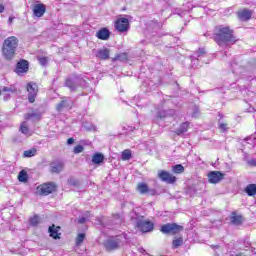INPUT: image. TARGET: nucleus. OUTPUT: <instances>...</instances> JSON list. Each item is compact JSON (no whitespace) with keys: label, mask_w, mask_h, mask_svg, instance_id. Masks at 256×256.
Instances as JSON below:
<instances>
[{"label":"nucleus","mask_w":256,"mask_h":256,"mask_svg":"<svg viewBox=\"0 0 256 256\" xmlns=\"http://www.w3.org/2000/svg\"><path fill=\"white\" fill-rule=\"evenodd\" d=\"M206 37H209V34H205Z\"/></svg>","instance_id":"51"},{"label":"nucleus","mask_w":256,"mask_h":256,"mask_svg":"<svg viewBox=\"0 0 256 256\" xmlns=\"http://www.w3.org/2000/svg\"><path fill=\"white\" fill-rule=\"evenodd\" d=\"M103 161H105V156L102 153H96L92 157V163H94V165H101Z\"/></svg>","instance_id":"22"},{"label":"nucleus","mask_w":256,"mask_h":256,"mask_svg":"<svg viewBox=\"0 0 256 256\" xmlns=\"http://www.w3.org/2000/svg\"><path fill=\"white\" fill-rule=\"evenodd\" d=\"M24 118L26 121H29V119H32V121H39L41 119V113L39 112H32L25 114Z\"/></svg>","instance_id":"23"},{"label":"nucleus","mask_w":256,"mask_h":256,"mask_svg":"<svg viewBox=\"0 0 256 256\" xmlns=\"http://www.w3.org/2000/svg\"><path fill=\"white\" fill-rule=\"evenodd\" d=\"M0 95H1V90H0Z\"/></svg>","instance_id":"52"},{"label":"nucleus","mask_w":256,"mask_h":256,"mask_svg":"<svg viewBox=\"0 0 256 256\" xmlns=\"http://www.w3.org/2000/svg\"><path fill=\"white\" fill-rule=\"evenodd\" d=\"M84 129H87V131H91V127L87 126V124L83 125Z\"/></svg>","instance_id":"46"},{"label":"nucleus","mask_w":256,"mask_h":256,"mask_svg":"<svg viewBox=\"0 0 256 256\" xmlns=\"http://www.w3.org/2000/svg\"><path fill=\"white\" fill-rule=\"evenodd\" d=\"M140 253H145V249L141 248Z\"/></svg>","instance_id":"49"},{"label":"nucleus","mask_w":256,"mask_h":256,"mask_svg":"<svg viewBox=\"0 0 256 256\" xmlns=\"http://www.w3.org/2000/svg\"><path fill=\"white\" fill-rule=\"evenodd\" d=\"M160 231L164 235H177L183 231V226L177 223H167L161 226Z\"/></svg>","instance_id":"4"},{"label":"nucleus","mask_w":256,"mask_h":256,"mask_svg":"<svg viewBox=\"0 0 256 256\" xmlns=\"http://www.w3.org/2000/svg\"><path fill=\"white\" fill-rule=\"evenodd\" d=\"M96 37L101 39V41H107L111 37V32L107 28H102L97 31Z\"/></svg>","instance_id":"18"},{"label":"nucleus","mask_w":256,"mask_h":256,"mask_svg":"<svg viewBox=\"0 0 256 256\" xmlns=\"http://www.w3.org/2000/svg\"><path fill=\"white\" fill-rule=\"evenodd\" d=\"M188 129H189V123L188 122H184L175 131V133H176V135H183V133H187Z\"/></svg>","instance_id":"25"},{"label":"nucleus","mask_w":256,"mask_h":256,"mask_svg":"<svg viewBox=\"0 0 256 256\" xmlns=\"http://www.w3.org/2000/svg\"><path fill=\"white\" fill-rule=\"evenodd\" d=\"M218 128L220 129V131H227V129H229L227 127V123H223L221 122V120L218 121Z\"/></svg>","instance_id":"38"},{"label":"nucleus","mask_w":256,"mask_h":256,"mask_svg":"<svg viewBox=\"0 0 256 256\" xmlns=\"http://www.w3.org/2000/svg\"><path fill=\"white\" fill-rule=\"evenodd\" d=\"M119 245H121V240L119 238H112L105 242L104 247L106 251H115V249H119Z\"/></svg>","instance_id":"11"},{"label":"nucleus","mask_w":256,"mask_h":256,"mask_svg":"<svg viewBox=\"0 0 256 256\" xmlns=\"http://www.w3.org/2000/svg\"><path fill=\"white\" fill-rule=\"evenodd\" d=\"M225 177V174L220 171H211L208 174V181L212 184L220 183V181H223V178Z\"/></svg>","instance_id":"10"},{"label":"nucleus","mask_w":256,"mask_h":256,"mask_svg":"<svg viewBox=\"0 0 256 256\" xmlns=\"http://www.w3.org/2000/svg\"><path fill=\"white\" fill-rule=\"evenodd\" d=\"M111 54V51L109 48H101L96 51V57L97 59H100L101 61H107L109 59V55Z\"/></svg>","instance_id":"16"},{"label":"nucleus","mask_w":256,"mask_h":256,"mask_svg":"<svg viewBox=\"0 0 256 256\" xmlns=\"http://www.w3.org/2000/svg\"><path fill=\"white\" fill-rule=\"evenodd\" d=\"M127 59H129V56L127 55V53H121V54H118V55L115 57V60H116V61L125 62V61H127Z\"/></svg>","instance_id":"32"},{"label":"nucleus","mask_w":256,"mask_h":256,"mask_svg":"<svg viewBox=\"0 0 256 256\" xmlns=\"http://www.w3.org/2000/svg\"><path fill=\"white\" fill-rule=\"evenodd\" d=\"M122 161H129L131 159V150L126 149L122 152L121 156Z\"/></svg>","instance_id":"29"},{"label":"nucleus","mask_w":256,"mask_h":256,"mask_svg":"<svg viewBox=\"0 0 256 256\" xmlns=\"http://www.w3.org/2000/svg\"><path fill=\"white\" fill-rule=\"evenodd\" d=\"M27 91H28L29 103H35V99L37 98L39 87L35 83L30 82L27 84Z\"/></svg>","instance_id":"7"},{"label":"nucleus","mask_w":256,"mask_h":256,"mask_svg":"<svg viewBox=\"0 0 256 256\" xmlns=\"http://www.w3.org/2000/svg\"><path fill=\"white\" fill-rule=\"evenodd\" d=\"M36 153H37V149L33 148L31 150L24 151L23 155L24 157H35Z\"/></svg>","instance_id":"33"},{"label":"nucleus","mask_w":256,"mask_h":256,"mask_svg":"<svg viewBox=\"0 0 256 256\" xmlns=\"http://www.w3.org/2000/svg\"><path fill=\"white\" fill-rule=\"evenodd\" d=\"M19 45V39L15 36H10L4 40L2 54L8 61L15 57V51Z\"/></svg>","instance_id":"2"},{"label":"nucleus","mask_w":256,"mask_h":256,"mask_svg":"<svg viewBox=\"0 0 256 256\" xmlns=\"http://www.w3.org/2000/svg\"><path fill=\"white\" fill-rule=\"evenodd\" d=\"M37 60L39 61L40 65H42V67H45L47 63H49V60L47 59V57L39 56Z\"/></svg>","instance_id":"35"},{"label":"nucleus","mask_w":256,"mask_h":256,"mask_svg":"<svg viewBox=\"0 0 256 256\" xmlns=\"http://www.w3.org/2000/svg\"><path fill=\"white\" fill-rule=\"evenodd\" d=\"M69 185H73V187H77L79 185V182H77V180H75L74 178H70L68 180Z\"/></svg>","instance_id":"40"},{"label":"nucleus","mask_w":256,"mask_h":256,"mask_svg":"<svg viewBox=\"0 0 256 256\" xmlns=\"http://www.w3.org/2000/svg\"><path fill=\"white\" fill-rule=\"evenodd\" d=\"M29 179V174H27V171L21 170L18 174V180L20 183H27Z\"/></svg>","instance_id":"27"},{"label":"nucleus","mask_w":256,"mask_h":256,"mask_svg":"<svg viewBox=\"0 0 256 256\" xmlns=\"http://www.w3.org/2000/svg\"><path fill=\"white\" fill-rule=\"evenodd\" d=\"M181 245H183V238L182 237L174 239L173 242H172V247H174V249H177V248L181 247Z\"/></svg>","instance_id":"31"},{"label":"nucleus","mask_w":256,"mask_h":256,"mask_svg":"<svg viewBox=\"0 0 256 256\" xmlns=\"http://www.w3.org/2000/svg\"><path fill=\"white\" fill-rule=\"evenodd\" d=\"M38 224H39V217L37 215L30 218V225H32V227H37Z\"/></svg>","instance_id":"34"},{"label":"nucleus","mask_w":256,"mask_h":256,"mask_svg":"<svg viewBox=\"0 0 256 256\" xmlns=\"http://www.w3.org/2000/svg\"><path fill=\"white\" fill-rule=\"evenodd\" d=\"M84 149L85 148L82 145H77L74 148L73 153H75V154L83 153Z\"/></svg>","instance_id":"39"},{"label":"nucleus","mask_w":256,"mask_h":256,"mask_svg":"<svg viewBox=\"0 0 256 256\" xmlns=\"http://www.w3.org/2000/svg\"><path fill=\"white\" fill-rule=\"evenodd\" d=\"M115 29L118 33H127V31H129V19L119 18L115 22Z\"/></svg>","instance_id":"8"},{"label":"nucleus","mask_w":256,"mask_h":256,"mask_svg":"<svg viewBox=\"0 0 256 256\" xmlns=\"http://www.w3.org/2000/svg\"><path fill=\"white\" fill-rule=\"evenodd\" d=\"M207 55V51H205V48H199L198 51L194 53L193 56H191L192 63L199 61L202 57H205Z\"/></svg>","instance_id":"19"},{"label":"nucleus","mask_w":256,"mask_h":256,"mask_svg":"<svg viewBox=\"0 0 256 256\" xmlns=\"http://www.w3.org/2000/svg\"><path fill=\"white\" fill-rule=\"evenodd\" d=\"M211 248L212 249H219V245H212Z\"/></svg>","instance_id":"47"},{"label":"nucleus","mask_w":256,"mask_h":256,"mask_svg":"<svg viewBox=\"0 0 256 256\" xmlns=\"http://www.w3.org/2000/svg\"><path fill=\"white\" fill-rule=\"evenodd\" d=\"M73 107V100L70 99H64L56 106V111L58 113H61L63 109H71Z\"/></svg>","instance_id":"15"},{"label":"nucleus","mask_w":256,"mask_h":256,"mask_svg":"<svg viewBox=\"0 0 256 256\" xmlns=\"http://www.w3.org/2000/svg\"><path fill=\"white\" fill-rule=\"evenodd\" d=\"M172 171H173V173L181 174V173H184L185 167H183V165H181V164H177V165L172 166Z\"/></svg>","instance_id":"28"},{"label":"nucleus","mask_w":256,"mask_h":256,"mask_svg":"<svg viewBox=\"0 0 256 256\" xmlns=\"http://www.w3.org/2000/svg\"><path fill=\"white\" fill-rule=\"evenodd\" d=\"M34 17H43L47 11V7H45V4H35L32 8Z\"/></svg>","instance_id":"14"},{"label":"nucleus","mask_w":256,"mask_h":256,"mask_svg":"<svg viewBox=\"0 0 256 256\" xmlns=\"http://www.w3.org/2000/svg\"><path fill=\"white\" fill-rule=\"evenodd\" d=\"M60 229H61V227L55 226L54 224L52 226H50L48 228V232L50 233V237H52V239H60V237H59V235H61V233H59Z\"/></svg>","instance_id":"20"},{"label":"nucleus","mask_w":256,"mask_h":256,"mask_svg":"<svg viewBox=\"0 0 256 256\" xmlns=\"http://www.w3.org/2000/svg\"><path fill=\"white\" fill-rule=\"evenodd\" d=\"M136 227L142 233H151L155 229V224L151 221L144 220L143 217L136 218Z\"/></svg>","instance_id":"5"},{"label":"nucleus","mask_w":256,"mask_h":256,"mask_svg":"<svg viewBox=\"0 0 256 256\" xmlns=\"http://www.w3.org/2000/svg\"><path fill=\"white\" fill-rule=\"evenodd\" d=\"M245 193L249 197H255V195H256V184H248L245 188Z\"/></svg>","instance_id":"24"},{"label":"nucleus","mask_w":256,"mask_h":256,"mask_svg":"<svg viewBox=\"0 0 256 256\" xmlns=\"http://www.w3.org/2000/svg\"><path fill=\"white\" fill-rule=\"evenodd\" d=\"M65 87H68L70 91H77L78 87H87V81L81 75L73 74L65 81Z\"/></svg>","instance_id":"3"},{"label":"nucleus","mask_w":256,"mask_h":256,"mask_svg":"<svg viewBox=\"0 0 256 256\" xmlns=\"http://www.w3.org/2000/svg\"><path fill=\"white\" fill-rule=\"evenodd\" d=\"M73 143H75V139L69 138V139L67 140V145H73Z\"/></svg>","instance_id":"44"},{"label":"nucleus","mask_w":256,"mask_h":256,"mask_svg":"<svg viewBox=\"0 0 256 256\" xmlns=\"http://www.w3.org/2000/svg\"><path fill=\"white\" fill-rule=\"evenodd\" d=\"M83 241H85V234L80 233L78 234V237L76 238V245H81V243H83Z\"/></svg>","instance_id":"37"},{"label":"nucleus","mask_w":256,"mask_h":256,"mask_svg":"<svg viewBox=\"0 0 256 256\" xmlns=\"http://www.w3.org/2000/svg\"><path fill=\"white\" fill-rule=\"evenodd\" d=\"M212 37L219 47H229L237 43V37L229 26H217Z\"/></svg>","instance_id":"1"},{"label":"nucleus","mask_w":256,"mask_h":256,"mask_svg":"<svg viewBox=\"0 0 256 256\" xmlns=\"http://www.w3.org/2000/svg\"><path fill=\"white\" fill-rule=\"evenodd\" d=\"M158 179L162 180L164 183L173 184L175 181H177V177L171 175V173L159 170L158 171Z\"/></svg>","instance_id":"9"},{"label":"nucleus","mask_w":256,"mask_h":256,"mask_svg":"<svg viewBox=\"0 0 256 256\" xmlns=\"http://www.w3.org/2000/svg\"><path fill=\"white\" fill-rule=\"evenodd\" d=\"M7 99H9V96L4 97V101H7Z\"/></svg>","instance_id":"50"},{"label":"nucleus","mask_w":256,"mask_h":256,"mask_svg":"<svg viewBox=\"0 0 256 256\" xmlns=\"http://www.w3.org/2000/svg\"><path fill=\"white\" fill-rule=\"evenodd\" d=\"M65 167V164H63V162L61 161H54L50 164V171L52 173H61V171H63Z\"/></svg>","instance_id":"17"},{"label":"nucleus","mask_w":256,"mask_h":256,"mask_svg":"<svg viewBox=\"0 0 256 256\" xmlns=\"http://www.w3.org/2000/svg\"><path fill=\"white\" fill-rule=\"evenodd\" d=\"M5 11V6L3 4H0V13H3Z\"/></svg>","instance_id":"45"},{"label":"nucleus","mask_w":256,"mask_h":256,"mask_svg":"<svg viewBox=\"0 0 256 256\" xmlns=\"http://www.w3.org/2000/svg\"><path fill=\"white\" fill-rule=\"evenodd\" d=\"M147 193H148V195L155 196V195H157V190H155L153 188H148Z\"/></svg>","instance_id":"42"},{"label":"nucleus","mask_w":256,"mask_h":256,"mask_svg":"<svg viewBox=\"0 0 256 256\" xmlns=\"http://www.w3.org/2000/svg\"><path fill=\"white\" fill-rule=\"evenodd\" d=\"M20 131L23 133V135H27L29 133V127L26 126L25 122L21 124Z\"/></svg>","instance_id":"36"},{"label":"nucleus","mask_w":256,"mask_h":256,"mask_svg":"<svg viewBox=\"0 0 256 256\" xmlns=\"http://www.w3.org/2000/svg\"><path fill=\"white\" fill-rule=\"evenodd\" d=\"M230 221H231L232 225H241V223H243V216L237 215V213L232 212Z\"/></svg>","instance_id":"21"},{"label":"nucleus","mask_w":256,"mask_h":256,"mask_svg":"<svg viewBox=\"0 0 256 256\" xmlns=\"http://www.w3.org/2000/svg\"><path fill=\"white\" fill-rule=\"evenodd\" d=\"M27 71H29V62L23 59L20 60L16 64L15 73H17V75H23V73H27Z\"/></svg>","instance_id":"12"},{"label":"nucleus","mask_w":256,"mask_h":256,"mask_svg":"<svg viewBox=\"0 0 256 256\" xmlns=\"http://www.w3.org/2000/svg\"><path fill=\"white\" fill-rule=\"evenodd\" d=\"M8 21L9 23H13V18L9 17Z\"/></svg>","instance_id":"48"},{"label":"nucleus","mask_w":256,"mask_h":256,"mask_svg":"<svg viewBox=\"0 0 256 256\" xmlns=\"http://www.w3.org/2000/svg\"><path fill=\"white\" fill-rule=\"evenodd\" d=\"M237 17L239 21H249L251 17H253V10H249L247 8H244L243 10H240L237 12Z\"/></svg>","instance_id":"13"},{"label":"nucleus","mask_w":256,"mask_h":256,"mask_svg":"<svg viewBox=\"0 0 256 256\" xmlns=\"http://www.w3.org/2000/svg\"><path fill=\"white\" fill-rule=\"evenodd\" d=\"M247 164L250 166V167H256V159L252 158L250 160H247Z\"/></svg>","instance_id":"41"},{"label":"nucleus","mask_w":256,"mask_h":256,"mask_svg":"<svg viewBox=\"0 0 256 256\" xmlns=\"http://www.w3.org/2000/svg\"><path fill=\"white\" fill-rule=\"evenodd\" d=\"M254 139H256V137L254 136Z\"/></svg>","instance_id":"53"},{"label":"nucleus","mask_w":256,"mask_h":256,"mask_svg":"<svg viewBox=\"0 0 256 256\" xmlns=\"http://www.w3.org/2000/svg\"><path fill=\"white\" fill-rule=\"evenodd\" d=\"M39 195L47 196L57 191V185L53 182H48L37 187Z\"/></svg>","instance_id":"6"},{"label":"nucleus","mask_w":256,"mask_h":256,"mask_svg":"<svg viewBox=\"0 0 256 256\" xmlns=\"http://www.w3.org/2000/svg\"><path fill=\"white\" fill-rule=\"evenodd\" d=\"M2 91H4V93H17V87H15V85H10L9 87L4 86L2 88Z\"/></svg>","instance_id":"30"},{"label":"nucleus","mask_w":256,"mask_h":256,"mask_svg":"<svg viewBox=\"0 0 256 256\" xmlns=\"http://www.w3.org/2000/svg\"><path fill=\"white\" fill-rule=\"evenodd\" d=\"M86 221H87V218H85V217H82V218L78 219V223L80 225H83V223H85Z\"/></svg>","instance_id":"43"},{"label":"nucleus","mask_w":256,"mask_h":256,"mask_svg":"<svg viewBox=\"0 0 256 256\" xmlns=\"http://www.w3.org/2000/svg\"><path fill=\"white\" fill-rule=\"evenodd\" d=\"M137 191L140 195H145L149 191V186L146 183H139L137 185Z\"/></svg>","instance_id":"26"}]
</instances>
